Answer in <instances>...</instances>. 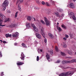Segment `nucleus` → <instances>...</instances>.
<instances>
[{
  "label": "nucleus",
  "mask_w": 76,
  "mask_h": 76,
  "mask_svg": "<svg viewBox=\"0 0 76 76\" xmlns=\"http://www.w3.org/2000/svg\"><path fill=\"white\" fill-rule=\"evenodd\" d=\"M12 26V27H15V24H12V25H11Z\"/></svg>",
  "instance_id": "nucleus-46"
},
{
  "label": "nucleus",
  "mask_w": 76,
  "mask_h": 76,
  "mask_svg": "<svg viewBox=\"0 0 76 76\" xmlns=\"http://www.w3.org/2000/svg\"><path fill=\"white\" fill-rule=\"evenodd\" d=\"M58 24H59V23H57V25H58Z\"/></svg>",
  "instance_id": "nucleus-63"
},
{
  "label": "nucleus",
  "mask_w": 76,
  "mask_h": 76,
  "mask_svg": "<svg viewBox=\"0 0 76 76\" xmlns=\"http://www.w3.org/2000/svg\"><path fill=\"white\" fill-rule=\"evenodd\" d=\"M69 7L70 8H75V6L73 3H71L69 4Z\"/></svg>",
  "instance_id": "nucleus-8"
},
{
  "label": "nucleus",
  "mask_w": 76,
  "mask_h": 76,
  "mask_svg": "<svg viewBox=\"0 0 76 76\" xmlns=\"http://www.w3.org/2000/svg\"><path fill=\"white\" fill-rule=\"evenodd\" d=\"M76 61V59H73L70 61H62V64H66L67 63H73L74 62Z\"/></svg>",
  "instance_id": "nucleus-2"
},
{
  "label": "nucleus",
  "mask_w": 76,
  "mask_h": 76,
  "mask_svg": "<svg viewBox=\"0 0 76 76\" xmlns=\"http://www.w3.org/2000/svg\"><path fill=\"white\" fill-rule=\"evenodd\" d=\"M42 49H38V50H37L38 52L39 53H40V52H42Z\"/></svg>",
  "instance_id": "nucleus-30"
},
{
  "label": "nucleus",
  "mask_w": 76,
  "mask_h": 76,
  "mask_svg": "<svg viewBox=\"0 0 76 76\" xmlns=\"http://www.w3.org/2000/svg\"><path fill=\"white\" fill-rule=\"evenodd\" d=\"M5 25H1V24L0 25V26H2V27H4L5 26Z\"/></svg>",
  "instance_id": "nucleus-52"
},
{
  "label": "nucleus",
  "mask_w": 76,
  "mask_h": 76,
  "mask_svg": "<svg viewBox=\"0 0 76 76\" xmlns=\"http://www.w3.org/2000/svg\"><path fill=\"white\" fill-rule=\"evenodd\" d=\"M33 28L36 32H37L38 29H37V27H34Z\"/></svg>",
  "instance_id": "nucleus-19"
},
{
  "label": "nucleus",
  "mask_w": 76,
  "mask_h": 76,
  "mask_svg": "<svg viewBox=\"0 0 76 76\" xmlns=\"http://www.w3.org/2000/svg\"><path fill=\"white\" fill-rule=\"evenodd\" d=\"M46 56L48 60L50 59V56L49 55L47 54L46 55Z\"/></svg>",
  "instance_id": "nucleus-20"
},
{
  "label": "nucleus",
  "mask_w": 76,
  "mask_h": 76,
  "mask_svg": "<svg viewBox=\"0 0 76 76\" xmlns=\"http://www.w3.org/2000/svg\"><path fill=\"white\" fill-rule=\"evenodd\" d=\"M8 12H9V13H10L11 12L10 11H9Z\"/></svg>",
  "instance_id": "nucleus-61"
},
{
  "label": "nucleus",
  "mask_w": 76,
  "mask_h": 76,
  "mask_svg": "<svg viewBox=\"0 0 76 76\" xmlns=\"http://www.w3.org/2000/svg\"><path fill=\"white\" fill-rule=\"evenodd\" d=\"M25 56H24V54L23 53H22L21 54V57L20 58H21V59L23 60H24V58Z\"/></svg>",
  "instance_id": "nucleus-7"
},
{
  "label": "nucleus",
  "mask_w": 76,
  "mask_h": 76,
  "mask_svg": "<svg viewBox=\"0 0 76 76\" xmlns=\"http://www.w3.org/2000/svg\"><path fill=\"white\" fill-rule=\"evenodd\" d=\"M2 20L1 19H0V24H2Z\"/></svg>",
  "instance_id": "nucleus-34"
},
{
  "label": "nucleus",
  "mask_w": 76,
  "mask_h": 76,
  "mask_svg": "<svg viewBox=\"0 0 76 76\" xmlns=\"http://www.w3.org/2000/svg\"><path fill=\"white\" fill-rule=\"evenodd\" d=\"M65 37L66 38H69V36L68 35H67V34H66L65 35Z\"/></svg>",
  "instance_id": "nucleus-44"
},
{
  "label": "nucleus",
  "mask_w": 76,
  "mask_h": 76,
  "mask_svg": "<svg viewBox=\"0 0 76 76\" xmlns=\"http://www.w3.org/2000/svg\"><path fill=\"white\" fill-rule=\"evenodd\" d=\"M12 37H17L16 35L15 34H12Z\"/></svg>",
  "instance_id": "nucleus-33"
},
{
  "label": "nucleus",
  "mask_w": 76,
  "mask_h": 76,
  "mask_svg": "<svg viewBox=\"0 0 76 76\" xmlns=\"http://www.w3.org/2000/svg\"><path fill=\"white\" fill-rule=\"evenodd\" d=\"M55 50H56V51H57V52L58 51V49L57 46H55Z\"/></svg>",
  "instance_id": "nucleus-26"
},
{
  "label": "nucleus",
  "mask_w": 76,
  "mask_h": 76,
  "mask_svg": "<svg viewBox=\"0 0 76 76\" xmlns=\"http://www.w3.org/2000/svg\"><path fill=\"white\" fill-rule=\"evenodd\" d=\"M18 43H15L14 44V45L15 46H16L17 45H18Z\"/></svg>",
  "instance_id": "nucleus-54"
},
{
  "label": "nucleus",
  "mask_w": 76,
  "mask_h": 76,
  "mask_svg": "<svg viewBox=\"0 0 76 76\" xmlns=\"http://www.w3.org/2000/svg\"><path fill=\"white\" fill-rule=\"evenodd\" d=\"M37 4H39V0H37Z\"/></svg>",
  "instance_id": "nucleus-43"
},
{
  "label": "nucleus",
  "mask_w": 76,
  "mask_h": 76,
  "mask_svg": "<svg viewBox=\"0 0 76 76\" xmlns=\"http://www.w3.org/2000/svg\"><path fill=\"white\" fill-rule=\"evenodd\" d=\"M0 41L1 42H2L3 41L2 40H0Z\"/></svg>",
  "instance_id": "nucleus-60"
},
{
  "label": "nucleus",
  "mask_w": 76,
  "mask_h": 76,
  "mask_svg": "<svg viewBox=\"0 0 76 76\" xmlns=\"http://www.w3.org/2000/svg\"><path fill=\"white\" fill-rule=\"evenodd\" d=\"M42 5H44L45 4V3L43 1H42Z\"/></svg>",
  "instance_id": "nucleus-48"
},
{
  "label": "nucleus",
  "mask_w": 76,
  "mask_h": 76,
  "mask_svg": "<svg viewBox=\"0 0 76 76\" xmlns=\"http://www.w3.org/2000/svg\"><path fill=\"white\" fill-rule=\"evenodd\" d=\"M50 2H51L52 3H53V4L55 3V2L53 1L52 0H50Z\"/></svg>",
  "instance_id": "nucleus-49"
},
{
  "label": "nucleus",
  "mask_w": 76,
  "mask_h": 76,
  "mask_svg": "<svg viewBox=\"0 0 76 76\" xmlns=\"http://www.w3.org/2000/svg\"><path fill=\"white\" fill-rule=\"evenodd\" d=\"M0 16H1V18L2 19H3L4 20L6 19V17H5V16L4 15H3L0 13Z\"/></svg>",
  "instance_id": "nucleus-10"
},
{
  "label": "nucleus",
  "mask_w": 76,
  "mask_h": 76,
  "mask_svg": "<svg viewBox=\"0 0 76 76\" xmlns=\"http://www.w3.org/2000/svg\"><path fill=\"white\" fill-rule=\"evenodd\" d=\"M19 33L18 32H16L15 33V34L16 36H18V35Z\"/></svg>",
  "instance_id": "nucleus-36"
},
{
  "label": "nucleus",
  "mask_w": 76,
  "mask_h": 76,
  "mask_svg": "<svg viewBox=\"0 0 76 76\" xmlns=\"http://www.w3.org/2000/svg\"><path fill=\"white\" fill-rule=\"evenodd\" d=\"M69 16H70L71 17L70 18H71L72 16V18L73 19V20H76V18L75 16H74V13L73 12H71L70 14H69Z\"/></svg>",
  "instance_id": "nucleus-4"
},
{
  "label": "nucleus",
  "mask_w": 76,
  "mask_h": 76,
  "mask_svg": "<svg viewBox=\"0 0 76 76\" xmlns=\"http://www.w3.org/2000/svg\"><path fill=\"white\" fill-rule=\"evenodd\" d=\"M4 72H2L1 73V76H3V75H4V74H3Z\"/></svg>",
  "instance_id": "nucleus-41"
},
{
  "label": "nucleus",
  "mask_w": 76,
  "mask_h": 76,
  "mask_svg": "<svg viewBox=\"0 0 76 76\" xmlns=\"http://www.w3.org/2000/svg\"><path fill=\"white\" fill-rule=\"evenodd\" d=\"M45 4L47 6H50V5L49 4L48 2H46L45 3Z\"/></svg>",
  "instance_id": "nucleus-32"
},
{
  "label": "nucleus",
  "mask_w": 76,
  "mask_h": 76,
  "mask_svg": "<svg viewBox=\"0 0 76 76\" xmlns=\"http://www.w3.org/2000/svg\"><path fill=\"white\" fill-rule=\"evenodd\" d=\"M44 41L45 43L47 42V39L46 38H45L44 39Z\"/></svg>",
  "instance_id": "nucleus-40"
},
{
  "label": "nucleus",
  "mask_w": 76,
  "mask_h": 76,
  "mask_svg": "<svg viewBox=\"0 0 76 76\" xmlns=\"http://www.w3.org/2000/svg\"><path fill=\"white\" fill-rule=\"evenodd\" d=\"M65 58L67 59L68 60H70L72 59V58L71 57H67Z\"/></svg>",
  "instance_id": "nucleus-27"
},
{
  "label": "nucleus",
  "mask_w": 76,
  "mask_h": 76,
  "mask_svg": "<svg viewBox=\"0 0 76 76\" xmlns=\"http://www.w3.org/2000/svg\"><path fill=\"white\" fill-rule=\"evenodd\" d=\"M64 16V15L63 14H61V17L63 18Z\"/></svg>",
  "instance_id": "nucleus-47"
},
{
  "label": "nucleus",
  "mask_w": 76,
  "mask_h": 76,
  "mask_svg": "<svg viewBox=\"0 0 76 76\" xmlns=\"http://www.w3.org/2000/svg\"><path fill=\"white\" fill-rule=\"evenodd\" d=\"M27 19L28 20H31V17L29 16H28L27 17Z\"/></svg>",
  "instance_id": "nucleus-29"
},
{
  "label": "nucleus",
  "mask_w": 76,
  "mask_h": 76,
  "mask_svg": "<svg viewBox=\"0 0 76 76\" xmlns=\"http://www.w3.org/2000/svg\"><path fill=\"white\" fill-rule=\"evenodd\" d=\"M40 22L43 25H45V23L44 21L43 20H41Z\"/></svg>",
  "instance_id": "nucleus-21"
},
{
  "label": "nucleus",
  "mask_w": 76,
  "mask_h": 76,
  "mask_svg": "<svg viewBox=\"0 0 76 76\" xmlns=\"http://www.w3.org/2000/svg\"><path fill=\"white\" fill-rule=\"evenodd\" d=\"M18 9L20 11H21V8L20 6H18Z\"/></svg>",
  "instance_id": "nucleus-28"
},
{
  "label": "nucleus",
  "mask_w": 76,
  "mask_h": 76,
  "mask_svg": "<svg viewBox=\"0 0 76 76\" xmlns=\"http://www.w3.org/2000/svg\"><path fill=\"white\" fill-rule=\"evenodd\" d=\"M5 36L7 38L9 37H12V35L11 34H6Z\"/></svg>",
  "instance_id": "nucleus-13"
},
{
  "label": "nucleus",
  "mask_w": 76,
  "mask_h": 76,
  "mask_svg": "<svg viewBox=\"0 0 76 76\" xmlns=\"http://www.w3.org/2000/svg\"><path fill=\"white\" fill-rule=\"evenodd\" d=\"M18 13V12H15V18H17V17Z\"/></svg>",
  "instance_id": "nucleus-22"
},
{
  "label": "nucleus",
  "mask_w": 76,
  "mask_h": 76,
  "mask_svg": "<svg viewBox=\"0 0 76 76\" xmlns=\"http://www.w3.org/2000/svg\"><path fill=\"white\" fill-rule=\"evenodd\" d=\"M61 55H62V56H65V54L64 53L61 52Z\"/></svg>",
  "instance_id": "nucleus-35"
},
{
  "label": "nucleus",
  "mask_w": 76,
  "mask_h": 76,
  "mask_svg": "<svg viewBox=\"0 0 76 76\" xmlns=\"http://www.w3.org/2000/svg\"><path fill=\"white\" fill-rule=\"evenodd\" d=\"M21 45L22 46L26 48H27V47L26 46V45L24 44V43H22L21 44Z\"/></svg>",
  "instance_id": "nucleus-24"
},
{
  "label": "nucleus",
  "mask_w": 76,
  "mask_h": 76,
  "mask_svg": "<svg viewBox=\"0 0 76 76\" xmlns=\"http://www.w3.org/2000/svg\"><path fill=\"white\" fill-rule=\"evenodd\" d=\"M44 28H43V27L41 29V31L42 33V35L43 36L44 38H45V36L44 32Z\"/></svg>",
  "instance_id": "nucleus-6"
},
{
  "label": "nucleus",
  "mask_w": 76,
  "mask_h": 76,
  "mask_svg": "<svg viewBox=\"0 0 76 76\" xmlns=\"http://www.w3.org/2000/svg\"><path fill=\"white\" fill-rule=\"evenodd\" d=\"M36 33H35V34L36 35L37 37L39 39L40 38H41L40 35L38 34H37L36 32Z\"/></svg>",
  "instance_id": "nucleus-11"
},
{
  "label": "nucleus",
  "mask_w": 76,
  "mask_h": 76,
  "mask_svg": "<svg viewBox=\"0 0 76 76\" xmlns=\"http://www.w3.org/2000/svg\"><path fill=\"white\" fill-rule=\"evenodd\" d=\"M74 73L73 71L68 72H63L59 75V76H68L69 75L72 76Z\"/></svg>",
  "instance_id": "nucleus-1"
},
{
  "label": "nucleus",
  "mask_w": 76,
  "mask_h": 76,
  "mask_svg": "<svg viewBox=\"0 0 76 76\" xmlns=\"http://www.w3.org/2000/svg\"><path fill=\"white\" fill-rule=\"evenodd\" d=\"M60 62V60H58L57 61H56V63H59Z\"/></svg>",
  "instance_id": "nucleus-51"
},
{
  "label": "nucleus",
  "mask_w": 76,
  "mask_h": 76,
  "mask_svg": "<svg viewBox=\"0 0 76 76\" xmlns=\"http://www.w3.org/2000/svg\"><path fill=\"white\" fill-rule=\"evenodd\" d=\"M24 64V63L22 62H18L17 63V65H19V66H20V65H22V64Z\"/></svg>",
  "instance_id": "nucleus-14"
},
{
  "label": "nucleus",
  "mask_w": 76,
  "mask_h": 76,
  "mask_svg": "<svg viewBox=\"0 0 76 76\" xmlns=\"http://www.w3.org/2000/svg\"><path fill=\"white\" fill-rule=\"evenodd\" d=\"M19 1L20 3H22L23 2V0H19Z\"/></svg>",
  "instance_id": "nucleus-53"
},
{
  "label": "nucleus",
  "mask_w": 76,
  "mask_h": 76,
  "mask_svg": "<svg viewBox=\"0 0 76 76\" xmlns=\"http://www.w3.org/2000/svg\"><path fill=\"white\" fill-rule=\"evenodd\" d=\"M4 7V8H3V9L4 10H5V9H6V7Z\"/></svg>",
  "instance_id": "nucleus-59"
},
{
  "label": "nucleus",
  "mask_w": 76,
  "mask_h": 76,
  "mask_svg": "<svg viewBox=\"0 0 76 76\" xmlns=\"http://www.w3.org/2000/svg\"><path fill=\"white\" fill-rule=\"evenodd\" d=\"M3 43H7V42H6V41H3Z\"/></svg>",
  "instance_id": "nucleus-58"
},
{
  "label": "nucleus",
  "mask_w": 76,
  "mask_h": 76,
  "mask_svg": "<svg viewBox=\"0 0 76 76\" xmlns=\"http://www.w3.org/2000/svg\"><path fill=\"white\" fill-rule=\"evenodd\" d=\"M67 52L69 55H72L73 54V53H72V51L71 50L69 51V50H67Z\"/></svg>",
  "instance_id": "nucleus-12"
},
{
  "label": "nucleus",
  "mask_w": 76,
  "mask_h": 76,
  "mask_svg": "<svg viewBox=\"0 0 76 76\" xmlns=\"http://www.w3.org/2000/svg\"><path fill=\"white\" fill-rule=\"evenodd\" d=\"M73 1H74V2H75L76 1V0H73Z\"/></svg>",
  "instance_id": "nucleus-64"
},
{
  "label": "nucleus",
  "mask_w": 76,
  "mask_h": 76,
  "mask_svg": "<svg viewBox=\"0 0 76 76\" xmlns=\"http://www.w3.org/2000/svg\"><path fill=\"white\" fill-rule=\"evenodd\" d=\"M26 26L28 29H29L30 28V24L29 23H27L26 24Z\"/></svg>",
  "instance_id": "nucleus-9"
},
{
  "label": "nucleus",
  "mask_w": 76,
  "mask_h": 76,
  "mask_svg": "<svg viewBox=\"0 0 76 76\" xmlns=\"http://www.w3.org/2000/svg\"><path fill=\"white\" fill-rule=\"evenodd\" d=\"M48 35L51 38V39L53 38L54 37L53 34L50 33H49Z\"/></svg>",
  "instance_id": "nucleus-15"
},
{
  "label": "nucleus",
  "mask_w": 76,
  "mask_h": 76,
  "mask_svg": "<svg viewBox=\"0 0 76 76\" xmlns=\"http://www.w3.org/2000/svg\"><path fill=\"white\" fill-rule=\"evenodd\" d=\"M39 60V57L38 56H37V60L38 61Z\"/></svg>",
  "instance_id": "nucleus-42"
},
{
  "label": "nucleus",
  "mask_w": 76,
  "mask_h": 76,
  "mask_svg": "<svg viewBox=\"0 0 76 76\" xmlns=\"http://www.w3.org/2000/svg\"><path fill=\"white\" fill-rule=\"evenodd\" d=\"M5 19H6L5 20V22H7V21H9V20H10L9 18H6Z\"/></svg>",
  "instance_id": "nucleus-23"
},
{
  "label": "nucleus",
  "mask_w": 76,
  "mask_h": 76,
  "mask_svg": "<svg viewBox=\"0 0 76 76\" xmlns=\"http://www.w3.org/2000/svg\"><path fill=\"white\" fill-rule=\"evenodd\" d=\"M44 20L46 26H49L50 25V22L46 17H44Z\"/></svg>",
  "instance_id": "nucleus-5"
},
{
  "label": "nucleus",
  "mask_w": 76,
  "mask_h": 76,
  "mask_svg": "<svg viewBox=\"0 0 76 76\" xmlns=\"http://www.w3.org/2000/svg\"><path fill=\"white\" fill-rule=\"evenodd\" d=\"M61 26L62 28H63L64 29H66V27L65 26H64L63 25H61Z\"/></svg>",
  "instance_id": "nucleus-25"
},
{
  "label": "nucleus",
  "mask_w": 76,
  "mask_h": 76,
  "mask_svg": "<svg viewBox=\"0 0 76 76\" xmlns=\"http://www.w3.org/2000/svg\"><path fill=\"white\" fill-rule=\"evenodd\" d=\"M37 41H35V42H34V43L35 44L37 45Z\"/></svg>",
  "instance_id": "nucleus-45"
},
{
  "label": "nucleus",
  "mask_w": 76,
  "mask_h": 76,
  "mask_svg": "<svg viewBox=\"0 0 76 76\" xmlns=\"http://www.w3.org/2000/svg\"><path fill=\"white\" fill-rule=\"evenodd\" d=\"M65 40H66V37H64L63 38Z\"/></svg>",
  "instance_id": "nucleus-56"
},
{
  "label": "nucleus",
  "mask_w": 76,
  "mask_h": 76,
  "mask_svg": "<svg viewBox=\"0 0 76 76\" xmlns=\"http://www.w3.org/2000/svg\"><path fill=\"white\" fill-rule=\"evenodd\" d=\"M9 3L8 0H5L4 1L3 3V4L2 5V6L3 7H7Z\"/></svg>",
  "instance_id": "nucleus-3"
},
{
  "label": "nucleus",
  "mask_w": 76,
  "mask_h": 76,
  "mask_svg": "<svg viewBox=\"0 0 76 76\" xmlns=\"http://www.w3.org/2000/svg\"><path fill=\"white\" fill-rule=\"evenodd\" d=\"M31 26L33 28H34L35 27V25L34 23H31Z\"/></svg>",
  "instance_id": "nucleus-31"
},
{
  "label": "nucleus",
  "mask_w": 76,
  "mask_h": 76,
  "mask_svg": "<svg viewBox=\"0 0 76 76\" xmlns=\"http://www.w3.org/2000/svg\"><path fill=\"white\" fill-rule=\"evenodd\" d=\"M50 12L49 11H48V12H47L46 13V14L47 15H49V14H50Z\"/></svg>",
  "instance_id": "nucleus-38"
},
{
  "label": "nucleus",
  "mask_w": 76,
  "mask_h": 76,
  "mask_svg": "<svg viewBox=\"0 0 76 76\" xmlns=\"http://www.w3.org/2000/svg\"><path fill=\"white\" fill-rule=\"evenodd\" d=\"M70 37H72V35H70Z\"/></svg>",
  "instance_id": "nucleus-62"
},
{
  "label": "nucleus",
  "mask_w": 76,
  "mask_h": 76,
  "mask_svg": "<svg viewBox=\"0 0 76 76\" xmlns=\"http://www.w3.org/2000/svg\"><path fill=\"white\" fill-rule=\"evenodd\" d=\"M57 10H58V11H59L61 12H62L63 11V10L62 9H60L59 8L57 9Z\"/></svg>",
  "instance_id": "nucleus-17"
},
{
  "label": "nucleus",
  "mask_w": 76,
  "mask_h": 76,
  "mask_svg": "<svg viewBox=\"0 0 76 76\" xmlns=\"http://www.w3.org/2000/svg\"><path fill=\"white\" fill-rule=\"evenodd\" d=\"M57 29H58V31H62V29L59 27L57 26Z\"/></svg>",
  "instance_id": "nucleus-16"
},
{
  "label": "nucleus",
  "mask_w": 76,
  "mask_h": 76,
  "mask_svg": "<svg viewBox=\"0 0 76 76\" xmlns=\"http://www.w3.org/2000/svg\"><path fill=\"white\" fill-rule=\"evenodd\" d=\"M51 54L52 55L53 54V51L52 50H51L50 51Z\"/></svg>",
  "instance_id": "nucleus-37"
},
{
  "label": "nucleus",
  "mask_w": 76,
  "mask_h": 76,
  "mask_svg": "<svg viewBox=\"0 0 76 76\" xmlns=\"http://www.w3.org/2000/svg\"><path fill=\"white\" fill-rule=\"evenodd\" d=\"M54 15H56L58 17L60 16L59 13L58 12H56L54 13Z\"/></svg>",
  "instance_id": "nucleus-18"
},
{
  "label": "nucleus",
  "mask_w": 76,
  "mask_h": 76,
  "mask_svg": "<svg viewBox=\"0 0 76 76\" xmlns=\"http://www.w3.org/2000/svg\"><path fill=\"white\" fill-rule=\"evenodd\" d=\"M33 19L34 20V21H36V20H35V18H33Z\"/></svg>",
  "instance_id": "nucleus-55"
},
{
  "label": "nucleus",
  "mask_w": 76,
  "mask_h": 76,
  "mask_svg": "<svg viewBox=\"0 0 76 76\" xmlns=\"http://www.w3.org/2000/svg\"><path fill=\"white\" fill-rule=\"evenodd\" d=\"M66 44L64 45H63V47L64 48H66Z\"/></svg>",
  "instance_id": "nucleus-39"
},
{
  "label": "nucleus",
  "mask_w": 76,
  "mask_h": 76,
  "mask_svg": "<svg viewBox=\"0 0 76 76\" xmlns=\"http://www.w3.org/2000/svg\"><path fill=\"white\" fill-rule=\"evenodd\" d=\"M2 56V55L1 54V51H0V57H1Z\"/></svg>",
  "instance_id": "nucleus-50"
},
{
  "label": "nucleus",
  "mask_w": 76,
  "mask_h": 76,
  "mask_svg": "<svg viewBox=\"0 0 76 76\" xmlns=\"http://www.w3.org/2000/svg\"><path fill=\"white\" fill-rule=\"evenodd\" d=\"M19 3V1H17V4H18Z\"/></svg>",
  "instance_id": "nucleus-57"
}]
</instances>
